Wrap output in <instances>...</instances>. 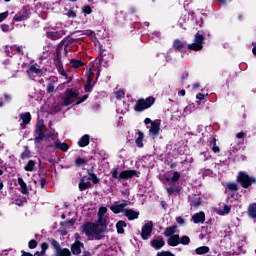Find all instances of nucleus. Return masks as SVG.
Masks as SVG:
<instances>
[{
	"instance_id": "8",
	"label": "nucleus",
	"mask_w": 256,
	"mask_h": 256,
	"mask_svg": "<svg viewBox=\"0 0 256 256\" xmlns=\"http://www.w3.org/2000/svg\"><path fill=\"white\" fill-rule=\"evenodd\" d=\"M43 139H45V133L43 132V122H39L35 130L34 141L36 145H39V143H43Z\"/></svg>"
},
{
	"instance_id": "44",
	"label": "nucleus",
	"mask_w": 256,
	"mask_h": 256,
	"mask_svg": "<svg viewBox=\"0 0 256 256\" xmlns=\"http://www.w3.org/2000/svg\"><path fill=\"white\" fill-rule=\"evenodd\" d=\"M30 73H35L36 75H41V70L35 66H31Z\"/></svg>"
},
{
	"instance_id": "7",
	"label": "nucleus",
	"mask_w": 256,
	"mask_h": 256,
	"mask_svg": "<svg viewBox=\"0 0 256 256\" xmlns=\"http://www.w3.org/2000/svg\"><path fill=\"white\" fill-rule=\"evenodd\" d=\"M153 233V221H147L142 227L141 237L144 241H147Z\"/></svg>"
},
{
	"instance_id": "42",
	"label": "nucleus",
	"mask_w": 256,
	"mask_h": 256,
	"mask_svg": "<svg viewBox=\"0 0 256 256\" xmlns=\"http://www.w3.org/2000/svg\"><path fill=\"white\" fill-rule=\"evenodd\" d=\"M88 177H89L90 181H93V183H94L95 185H97V183H99V178L97 177V175H95V174H90V175H88Z\"/></svg>"
},
{
	"instance_id": "35",
	"label": "nucleus",
	"mask_w": 256,
	"mask_h": 256,
	"mask_svg": "<svg viewBox=\"0 0 256 256\" xmlns=\"http://www.w3.org/2000/svg\"><path fill=\"white\" fill-rule=\"evenodd\" d=\"M11 102V96L9 94H6L3 98H0V107H3L5 103Z\"/></svg>"
},
{
	"instance_id": "61",
	"label": "nucleus",
	"mask_w": 256,
	"mask_h": 256,
	"mask_svg": "<svg viewBox=\"0 0 256 256\" xmlns=\"http://www.w3.org/2000/svg\"><path fill=\"white\" fill-rule=\"evenodd\" d=\"M237 139H243L245 137V132H240L236 135Z\"/></svg>"
},
{
	"instance_id": "1",
	"label": "nucleus",
	"mask_w": 256,
	"mask_h": 256,
	"mask_svg": "<svg viewBox=\"0 0 256 256\" xmlns=\"http://www.w3.org/2000/svg\"><path fill=\"white\" fill-rule=\"evenodd\" d=\"M144 123L145 125L150 124V126H147V129H149L148 135L150 139H157V136L160 135L161 133V121L160 120L152 121L151 118H146L144 120Z\"/></svg>"
},
{
	"instance_id": "48",
	"label": "nucleus",
	"mask_w": 256,
	"mask_h": 256,
	"mask_svg": "<svg viewBox=\"0 0 256 256\" xmlns=\"http://www.w3.org/2000/svg\"><path fill=\"white\" fill-rule=\"evenodd\" d=\"M8 16H9V12L0 13V23L2 21H5V19H7Z\"/></svg>"
},
{
	"instance_id": "32",
	"label": "nucleus",
	"mask_w": 256,
	"mask_h": 256,
	"mask_svg": "<svg viewBox=\"0 0 256 256\" xmlns=\"http://www.w3.org/2000/svg\"><path fill=\"white\" fill-rule=\"evenodd\" d=\"M174 49L177 51H181L183 47H185V44L181 40H175L173 44Z\"/></svg>"
},
{
	"instance_id": "9",
	"label": "nucleus",
	"mask_w": 256,
	"mask_h": 256,
	"mask_svg": "<svg viewBox=\"0 0 256 256\" xmlns=\"http://www.w3.org/2000/svg\"><path fill=\"white\" fill-rule=\"evenodd\" d=\"M95 225L98 226V231L105 233L107 231V216H98Z\"/></svg>"
},
{
	"instance_id": "34",
	"label": "nucleus",
	"mask_w": 256,
	"mask_h": 256,
	"mask_svg": "<svg viewBox=\"0 0 256 256\" xmlns=\"http://www.w3.org/2000/svg\"><path fill=\"white\" fill-rule=\"evenodd\" d=\"M25 171H35V161L30 160L28 164L24 167Z\"/></svg>"
},
{
	"instance_id": "59",
	"label": "nucleus",
	"mask_w": 256,
	"mask_h": 256,
	"mask_svg": "<svg viewBox=\"0 0 256 256\" xmlns=\"http://www.w3.org/2000/svg\"><path fill=\"white\" fill-rule=\"evenodd\" d=\"M1 29L4 33H7V31H9V26L8 25H2Z\"/></svg>"
},
{
	"instance_id": "52",
	"label": "nucleus",
	"mask_w": 256,
	"mask_h": 256,
	"mask_svg": "<svg viewBox=\"0 0 256 256\" xmlns=\"http://www.w3.org/2000/svg\"><path fill=\"white\" fill-rule=\"evenodd\" d=\"M215 142H216V140L213 139L214 146L212 148V151H214V153H219L221 151V149L215 145Z\"/></svg>"
},
{
	"instance_id": "2",
	"label": "nucleus",
	"mask_w": 256,
	"mask_h": 256,
	"mask_svg": "<svg viewBox=\"0 0 256 256\" xmlns=\"http://www.w3.org/2000/svg\"><path fill=\"white\" fill-rule=\"evenodd\" d=\"M83 233L88 237H97V235L103 234L99 231V226L95 223H86L83 225Z\"/></svg>"
},
{
	"instance_id": "28",
	"label": "nucleus",
	"mask_w": 256,
	"mask_h": 256,
	"mask_svg": "<svg viewBox=\"0 0 256 256\" xmlns=\"http://www.w3.org/2000/svg\"><path fill=\"white\" fill-rule=\"evenodd\" d=\"M80 147H87L89 145V135H84L78 142Z\"/></svg>"
},
{
	"instance_id": "54",
	"label": "nucleus",
	"mask_w": 256,
	"mask_h": 256,
	"mask_svg": "<svg viewBox=\"0 0 256 256\" xmlns=\"http://www.w3.org/2000/svg\"><path fill=\"white\" fill-rule=\"evenodd\" d=\"M176 221H177V223H179V225H184L185 224V219H183L182 217H177Z\"/></svg>"
},
{
	"instance_id": "41",
	"label": "nucleus",
	"mask_w": 256,
	"mask_h": 256,
	"mask_svg": "<svg viewBox=\"0 0 256 256\" xmlns=\"http://www.w3.org/2000/svg\"><path fill=\"white\" fill-rule=\"evenodd\" d=\"M180 243L182 245H189V243H191V239H189V236H183L180 238Z\"/></svg>"
},
{
	"instance_id": "55",
	"label": "nucleus",
	"mask_w": 256,
	"mask_h": 256,
	"mask_svg": "<svg viewBox=\"0 0 256 256\" xmlns=\"http://www.w3.org/2000/svg\"><path fill=\"white\" fill-rule=\"evenodd\" d=\"M83 101H87V95H84L80 100H78L76 105H80V103H83Z\"/></svg>"
},
{
	"instance_id": "29",
	"label": "nucleus",
	"mask_w": 256,
	"mask_h": 256,
	"mask_svg": "<svg viewBox=\"0 0 256 256\" xmlns=\"http://www.w3.org/2000/svg\"><path fill=\"white\" fill-rule=\"evenodd\" d=\"M70 65L71 67H73V69H79V67H83V63L81 62V60L77 59H72L70 61Z\"/></svg>"
},
{
	"instance_id": "43",
	"label": "nucleus",
	"mask_w": 256,
	"mask_h": 256,
	"mask_svg": "<svg viewBox=\"0 0 256 256\" xmlns=\"http://www.w3.org/2000/svg\"><path fill=\"white\" fill-rule=\"evenodd\" d=\"M105 213H107V207H100L98 217H105Z\"/></svg>"
},
{
	"instance_id": "19",
	"label": "nucleus",
	"mask_w": 256,
	"mask_h": 256,
	"mask_svg": "<svg viewBox=\"0 0 256 256\" xmlns=\"http://www.w3.org/2000/svg\"><path fill=\"white\" fill-rule=\"evenodd\" d=\"M168 245H170V247H177V245H179L180 243V237L178 234L172 235L168 241H167Z\"/></svg>"
},
{
	"instance_id": "36",
	"label": "nucleus",
	"mask_w": 256,
	"mask_h": 256,
	"mask_svg": "<svg viewBox=\"0 0 256 256\" xmlns=\"http://www.w3.org/2000/svg\"><path fill=\"white\" fill-rule=\"evenodd\" d=\"M11 102V96L9 94H6L3 98H0V107H3L5 103Z\"/></svg>"
},
{
	"instance_id": "33",
	"label": "nucleus",
	"mask_w": 256,
	"mask_h": 256,
	"mask_svg": "<svg viewBox=\"0 0 256 256\" xmlns=\"http://www.w3.org/2000/svg\"><path fill=\"white\" fill-rule=\"evenodd\" d=\"M143 137H144L143 132L138 131V138L136 139V145L138 147H143Z\"/></svg>"
},
{
	"instance_id": "18",
	"label": "nucleus",
	"mask_w": 256,
	"mask_h": 256,
	"mask_svg": "<svg viewBox=\"0 0 256 256\" xmlns=\"http://www.w3.org/2000/svg\"><path fill=\"white\" fill-rule=\"evenodd\" d=\"M192 221H194V223H205V213L204 212H199L196 213L192 216Z\"/></svg>"
},
{
	"instance_id": "16",
	"label": "nucleus",
	"mask_w": 256,
	"mask_h": 256,
	"mask_svg": "<svg viewBox=\"0 0 256 256\" xmlns=\"http://www.w3.org/2000/svg\"><path fill=\"white\" fill-rule=\"evenodd\" d=\"M164 245L165 240H163V238H157L151 241V246L157 251H159V249H161V247H163Z\"/></svg>"
},
{
	"instance_id": "10",
	"label": "nucleus",
	"mask_w": 256,
	"mask_h": 256,
	"mask_svg": "<svg viewBox=\"0 0 256 256\" xmlns=\"http://www.w3.org/2000/svg\"><path fill=\"white\" fill-rule=\"evenodd\" d=\"M90 181L91 180L89 176H84L79 183V190L85 191L86 189H91V187H93V184H91Z\"/></svg>"
},
{
	"instance_id": "27",
	"label": "nucleus",
	"mask_w": 256,
	"mask_h": 256,
	"mask_svg": "<svg viewBox=\"0 0 256 256\" xmlns=\"http://www.w3.org/2000/svg\"><path fill=\"white\" fill-rule=\"evenodd\" d=\"M22 121H23V125L24 127L29 124V121H31V114L29 112L21 114L20 115Z\"/></svg>"
},
{
	"instance_id": "53",
	"label": "nucleus",
	"mask_w": 256,
	"mask_h": 256,
	"mask_svg": "<svg viewBox=\"0 0 256 256\" xmlns=\"http://www.w3.org/2000/svg\"><path fill=\"white\" fill-rule=\"evenodd\" d=\"M87 91H91V77L87 78V86L85 88Z\"/></svg>"
},
{
	"instance_id": "31",
	"label": "nucleus",
	"mask_w": 256,
	"mask_h": 256,
	"mask_svg": "<svg viewBox=\"0 0 256 256\" xmlns=\"http://www.w3.org/2000/svg\"><path fill=\"white\" fill-rule=\"evenodd\" d=\"M41 248H42L41 252H36L34 256H45V251L46 249H49V244L42 243Z\"/></svg>"
},
{
	"instance_id": "57",
	"label": "nucleus",
	"mask_w": 256,
	"mask_h": 256,
	"mask_svg": "<svg viewBox=\"0 0 256 256\" xmlns=\"http://www.w3.org/2000/svg\"><path fill=\"white\" fill-rule=\"evenodd\" d=\"M196 98L199 99L200 101H203V99H205V94L199 93L196 95Z\"/></svg>"
},
{
	"instance_id": "63",
	"label": "nucleus",
	"mask_w": 256,
	"mask_h": 256,
	"mask_svg": "<svg viewBox=\"0 0 256 256\" xmlns=\"http://www.w3.org/2000/svg\"><path fill=\"white\" fill-rule=\"evenodd\" d=\"M174 191H175V189H173V188H167V193L169 195H173Z\"/></svg>"
},
{
	"instance_id": "5",
	"label": "nucleus",
	"mask_w": 256,
	"mask_h": 256,
	"mask_svg": "<svg viewBox=\"0 0 256 256\" xmlns=\"http://www.w3.org/2000/svg\"><path fill=\"white\" fill-rule=\"evenodd\" d=\"M205 41V37L202 34H195L194 43L188 45V49L192 51H201L203 49V42Z\"/></svg>"
},
{
	"instance_id": "64",
	"label": "nucleus",
	"mask_w": 256,
	"mask_h": 256,
	"mask_svg": "<svg viewBox=\"0 0 256 256\" xmlns=\"http://www.w3.org/2000/svg\"><path fill=\"white\" fill-rule=\"evenodd\" d=\"M22 256H33V254L29 253V252H23Z\"/></svg>"
},
{
	"instance_id": "50",
	"label": "nucleus",
	"mask_w": 256,
	"mask_h": 256,
	"mask_svg": "<svg viewBox=\"0 0 256 256\" xmlns=\"http://www.w3.org/2000/svg\"><path fill=\"white\" fill-rule=\"evenodd\" d=\"M35 247H37V241L31 240L29 242V249H35Z\"/></svg>"
},
{
	"instance_id": "51",
	"label": "nucleus",
	"mask_w": 256,
	"mask_h": 256,
	"mask_svg": "<svg viewBox=\"0 0 256 256\" xmlns=\"http://www.w3.org/2000/svg\"><path fill=\"white\" fill-rule=\"evenodd\" d=\"M125 97V93L123 91L116 92V99H123Z\"/></svg>"
},
{
	"instance_id": "3",
	"label": "nucleus",
	"mask_w": 256,
	"mask_h": 256,
	"mask_svg": "<svg viewBox=\"0 0 256 256\" xmlns=\"http://www.w3.org/2000/svg\"><path fill=\"white\" fill-rule=\"evenodd\" d=\"M77 97H79V93L75 91L74 89H68L66 90L63 98V105L68 107V105H71L72 103H75Z\"/></svg>"
},
{
	"instance_id": "58",
	"label": "nucleus",
	"mask_w": 256,
	"mask_h": 256,
	"mask_svg": "<svg viewBox=\"0 0 256 256\" xmlns=\"http://www.w3.org/2000/svg\"><path fill=\"white\" fill-rule=\"evenodd\" d=\"M22 159H25V157H29V150H25L22 154H21Z\"/></svg>"
},
{
	"instance_id": "14",
	"label": "nucleus",
	"mask_w": 256,
	"mask_h": 256,
	"mask_svg": "<svg viewBox=\"0 0 256 256\" xmlns=\"http://www.w3.org/2000/svg\"><path fill=\"white\" fill-rule=\"evenodd\" d=\"M83 247H84V245L81 241H76L74 244H72L71 251H72L73 255H80Z\"/></svg>"
},
{
	"instance_id": "49",
	"label": "nucleus",
	"mask_w": 256,
	"mask_h": 256,
	"mask_svg": "<svg viewBox=\"0 0 256 256\" xmlns=\"http://www.w3.org/2000/svg\"><path fill=\"white\" fill-rule=\"evenodd\" d=\"M180 177H181V175L179 174V172H174L172 181L177 182V181H179Z\"/></svg>"
},
{
	"instance_id": "40",
	"label": "nucleus",
	"mask_w": 256,
	"mask_h": 256,
	"mask_svg": "<svg viewBox=\"0 0 256 256\" xmlns=\"http://www.w3.org/2000/svg\"><path fill=\"white\" fill-rule=\"evenodd\" d=\"M46 91L47 93H53L55 91V83L54 82L48 83Z\"/></svg>"
},
{
	"instance_id": "12",
	"label": "nucleus",
	"mask_w": 256,
	"mask_h": 256,
	"mask_svg": "<svg viewBox=\"0 0 256 256\" xmlns=\"http://www.w3.org/2000/svg\"><path fill=\"white\" fill-rule=\"evenodd\" d=\"M137 175V172L135 170H124L119 174V179H133Z\"/></svg>"
},
{
	"instance_id": "60",
	"label": "nucleus",
	"mask_w": 256,
	"mask_h": 256,
	"mask_svg": "<svg viewBox=\"0 0 256 256\" xmlns=\"http://www.w3.org/2000/svg\"><path fill=\"white\" fill-rule=\"evenodd\" d=\"M84 13H86L87 15H89V14L91 13V8H90V6H86V7L84 8Z\"/></svg>"
},
{
	"instance_id": "45",
	"label": "nucleus",
	"mask_w": 256,
	"mask_h": 256,
	"mask_svg": "<svg viewBox=\"0 0 256 256\" xmlns=\"http://www.w3.org/2000/svg\"><path fill=\"white\" fill-rule=\"evenodd\" d=\"M228 189H230V191H237L238 187L237 184L235 183H229L227 184Z\"/></svg>"
},
{
	"instance_id": "13",
	"label": "nucleus",
	"mask_w": 256,
	"mask_h": 256,
	"mask_svg": "<svg viewBox=\"0 0 256 256\" xmlns=\"http://www.w3.org/2000/svg\"><path fill=\"white\" fill-rule=\"evenodd\" d=\"M63 35H65V31L63 30L47 32L48 39H53V41H57V39H61Z\"/></svg>"
},
{
	"instance_id": "6",
	"label": "nucleus",
	"mask_w": 256,
	"mask_h": 256,
	"mask_svg": "<svg viewBox=\"0 0 256 256\" xmlns=\"http://www.w3.org/2000/svg\"><path fill=\"white\" fill-rule=\"evenodd\" d=\"M238 181L241 183V185L247 189V187H251L253 183H255V178L250 177L245 172H240L238 175Z\"/></svg>"
},
{
	"instance_id": "21",
	"label": "nucleus",
	"mask_w": 256,
	"mask_h": 256,
	"mask_svg": "<svg viewBox=\"0 0 256 256\" xmlns=\"http://www.w3.org/2000/svg\"><path fill=\"white\" fill-rule=\"evenodd\" d=\"M248 215L251 219H256V203L248 206Z\"/></svg>"
},
{
	"instance_id": "4",
	"label": "nucleus",
	"mask_w": 256,
	"mask_h": 256,
	"mask_svg": "<svg viewBox=\"0 0 256 256\" xmlns=\"http://www.w3.org/2000/svg\"><path fill=\"white\" fill-rule=\"evenodd\" d=\"M153 103H155V98L151 96L146 99H140L136 102L135 109L136 111H144V109H149Z\"/></svg>"
},
{
	"instance_id": "24",
	"label": "nucleus",
	"mask_w": 256,
	"mask_h": 256,
	"mask_svg": "<svg viewBox=\"0 0 256 256\" xmlns=\"http://www.w3.org/2000/svg\"><path fill=\"white\" fill-rule=\"evenodd\" d=\"M125 227H127V223L125 221H119L116 224L117 233H125Z\"/></svg>"
},
{
	"instance_id": "22",
	"label": "nucleus",
	"mask_w": 256,
	"mask_h": 256,
	"mask_svg": "<svg viewBox=\"0 0 256 256\" xmlns=\"http://www.w3.org/2000/svg\"><path fill=\"white\" fill-rule=\"evenodd\" d=\"M18 185H20L21 187V193H23L24 195H27V193H29V189H27V184L25 183L23 178H18Z\"/></svg>"
},
{
	"instance_id": "17",
	"label": "nucleus",
	"mask_w": 256,
	"mask_h": 256,
	"mask_svg": "<svg viewBox=\"0 0 256 256\" xmlns=\"http://www.w3.org/2000/svg\"><path fill=\"white\" fill-rule=\"evenodd\" d=\"M50 147H56V149H61V151H69V145L67 143H61L59 140H55L54 144H51Z\"/></svg>"
},
{
	"instance_id": "47",
	"label": "nucleus",
	"mask_w": 256,
	"mask_h": 256,
	"mask_svg": "<svg viewBox=\"0 0 256 256\" xmlns=\"http://www.w3.org/2000/svg\"><path fill=\"white\" fill-rule=\"evenodd\" d=\"M76 165L77 167H81V165H85V159L83 158L76 159Z\"/></svg>"
},
{
	"instance_id": "38",
	"label": "nucleus",
	"mask_w": 256,
	"mask_h": 256,
	"mask_svg": "<svg viewBox=\"0 0 256 256\" xmlns=\"http://www.w3.org/2000/svg\"><path fill=\"white\" fill-rule=\"evenodd\" d=\"M25 19H27V14H17L14 16V20H16L17 22H21V21H25Z\"/></svg>"
},
{
	"instance_id": "30",
	"label": "nucleus",
	"mask_w": 256,
	"mask_h": 256,
	"mask_svg": "<svg viewBox=\"0 0 256 256\" xmlns=\"http://www.w3.org/2000/svg\"><path fill=\"white\" fill-rule=\"evenodd\" d=\"M56 256H71V251L67 248H61L56 252Z\"/></svg>"
},
{
	"instance_id": "26",
	"label": "nucleus",
	"mask_w": 256,
	"mask_h": 256,
	"mask_svg": "<svg viewBox=\"0 0 256 256\" xmlns=\"http://www.w3.org/2000/svg\"><path fill=\"white\" fill-rule=\"evenodd\" d=\"M231 211V207H229L228 205H224L223 209L219 208L216 210V213H218V215H227L229 214V212Z\"/></svg>"
},
{
	"instance_id": "37",
	"label": "nucleus",
	"mask_w": 256,
	"mask_h": 256,
	"mask_svg": "<svg viewBox=\"0 0 256 256\" xmlns=\"http://www.w3.org/2000/svg\"><path fill=\"white\" fill-rule=\"evenodd\" d=\"M50 243L52 245V247L55 249L56 253L61 250V245L59 244V242L55 239H51Z\"/></svg>"
},
{
	"instance_id": "56",
	"label": "nucleus",
	"mask_w": 256,
	"mask_h": 256,
	"mask_svg": "<svg viewBox=\"0 0 256 256\" xmlns=\"http://www.w3.org/2000/svg\"><path fill=\"white\" fill-rule=\"evenodd\" d=\"M65 224L68 225L69 227H71V225H75V219H71L69 221H66Z\"/></svg>"
},
{
	"instance_id": "46",
	"label": "nucleus",
	"mask_w": 256,
	"mask_h": 256,
	"mask_svg": "<svg viewBox=\"0 0 256 256\" xmlns=\"http://www.w3.org/2000/svg\"><path fill=\"white\" fill-rule=\"evenodd\" d=\"M111 173H112V177L114 179H119V172H118L117 168H113Z\"/></svg>"
},
{
	"instance_id": "62",
	"label": "nucleus",
	"mask_w": 256,
	"mask_h": 256,
	"mask_svg": "<svg viewBox=\"0 0 256 256\" xmlns=\"http://www.w3.org/2000/svg\"><path fill=\"white\" fill-rule=\"evenodd\" d=\"M161 256H175V254H173L171 252H162Z\"/></svg>"
},
{
	"instance_id": "20",
	"label": "nucleus",
	"mask_w": 256,
	"mask_h": 256,
	"mask_svg": "<svg viewBox=\"0 0 256 256\" xmlns=\"http://www.w3.org/2000/svg\"><path fill=\"white\" fill-rule=\"evenodd\" d=\"M125 215L129 221H133V219H139V212L135 210H125Z\"/></svg>"
},
{
	"instance_id": "23",
	"label": "nucleus",
	"mask_w": 256,
	"mask_h": 256,
	"mask_svg": "<svg viewBox=\"0 0 256 256\" xmlns=\"http://www.w3.org/2000/svg\"><path fill=\"white\" fill-rule=\"evenodd\" d=\"M175 233H177V226H171L165 230L164 235L165 237H172Z\"/></svg>"
},
{
	"instance_id": "11",
	"label": "nucleus",
	"mask_w": 256,
	"mask_h": 256,
	"mask_svg": "<svg viewBox=\"0 0 256 256\" xmlns=\"http://www.w3.org/2000/svg\"><path fill=\"white\" fill-rule=\"evenodd\" d=\"M54 63L58 73H60L62 77H67V71L63 69V63L61 62V58H59V52H57V57L55 58Z\"/></svg>"
},
{
	"instance_id": "39",
	"label": "nucleus",
	"mask_w": 256,
	"mask_h": 256,
	"mask_svg": "<svg viewBox=\"0 0 256 256\" xmlns=\"http://www.w3.org/2000/svg\"><path fill=\"white\" fill-rule=\"evenodd\" d=\"M65 15H67L69 19H75L77 17V13H75L73 9L67 10Z\"/></svg>"
},
{
	"instance_id": "25",
	"label": "nucleus",
	"mask_w": 256,
	"mask_h": 256,
	"mask_svg": "<svg viewBox=\"0 0 256 256\" xmlns=\"http://www.w3.org/2000/svg\"><path fill=\"white\" fill-rule=\"evenodd\" d=\"M210 249L208 246H202L195 249L196 255H205V253H209Z\"/></svg>"
},
{
	"instance_id": "15",
	"label": "nucleus",
	"mask_w": 256,
	"mask_h": 256,
	"mask_svg": "<svg viewBox=\"0 0 256 256\" xmlns=\"http://www.w3.org/2000/svg\"><path fill=\"white\" fill-rule=\"evenodd\" d=\"M127 202L121 203V204H114L112 206H110V209L114 212V213H123V211H125V207H127Z\"/></svg>"
}]
</instances>
